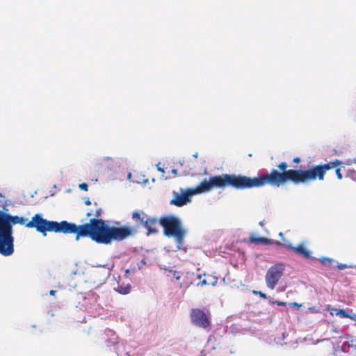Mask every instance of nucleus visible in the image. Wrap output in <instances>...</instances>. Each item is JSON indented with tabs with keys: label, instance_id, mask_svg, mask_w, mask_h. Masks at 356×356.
Listing matches in <instances>:
<instances>
[{
	"label": "nucleus",
	"instance_id": "e433bc0d",
	"mask_svg": "<svg viewBox=\"0 0 356 356\" xmlns=\"http://www.w3.org/2000/svg\"><path fill=\"white\" fill-rule=\"evenodd\" d=\"M138 268L140 269L141 268V264H139L138 265Z\"/></svg>",
	"mask_w": 356,
	"mask_h": 356
},
{
	"label": "nucleus",
	"instance_id": "423d86ee",
	"mask_svg": "<svg viewBox=\"0 0 356 356\" xmlns=\"http://www.w3.org/2000/svg\"><path fill=\"white\" fill-rule=\"evenodd\" d=\"M159 224L163 227L165 235L168 237H174L177 249H180L186 234L180 219L177 216L170 215L161 218Z\"/></svg>",
	"mask_w": 356,
	"mask_h": 356
},
{
	"label": "nucleus",
	"instance_id": "aec40b11",
	"mask_svg": "<svg viewBox=\"0 0 356 356\" xmlns=\"http://www.w3.org/2000/svg\"><path fill=\"white\" fill-rule=\"evenodd\" d=\"M351 266H348L347 264H339L337 265V267L339 270H342V269H344V268H349Z\"/></svg>",
	"mask_w": 356,
	"mask_h": 356
},
{
	"label": "nucleus",
	"instance_id": "ddd939ff",
	"mask_svg": "<svg viewBox=\"0 0 356 356\" xmlns=\"http://www.w3.org/2000/svg\"><path fill=\"white\" fill-rule=\"evenodd\" d=\"M331 315H337L340 316L341 318H345L346 316H349V314L346 313L344 309H332L330 311Z\"/></svg>",
	"mask_w": 356,
	"mask_h": 356
},
{
	"label": "nucleus",
	"instance_id": "2f4dec72",
	"mask_svg": "<svg viewBox=\"0 0 356 356\" xmlns=\"http://www.w3.org/2000/svg\"><path fill=\"white\" fill-rule=\"evenodd\" d=\"M193 156L195 158V159H197V156H198V153L197 152H195L193 154Z\"/></svg>",
	"mask_w": 356,
	"mask_h": 356
},
{
	"label": "nucleus",
	"instance_id": "412c9836",
	"mask_svg": "<svg viewBox=\"0 0 356 356\" xmlns=\"http://www.w3.org/2000/svg\"><path fill=\"white\" fill-rule=\"evenodd\" d=\"M278 236H279L282 239V241L284 242V245H285V244H287V243H290L289 241H288L286 239H285V238H284V234H283V233H282V232H280V233L278 234Z\"/></svg>",
	"mask_w": 356,
	"mask_h": 356
},
{
	"label": "nucleus",
	"instance_id": "4468645a",
	"mask_svg": "<svg viewBox=\"0 0 356 356\" xmlns=\"http://www.w3.org/2000/svg\"><path fill=\"white\" fill-rule=\"evenodd\" d=\"M131 290V286L130 284H127L125 286H120L118 287L117 291L123 295L128 294L130 292Z\"/></svg>",
	"mask_w": 356,
	"mask_h": 356
},
{
	"label": "nucleus",
	"instance_id": "f8f14e48",
	"mask_svg": "<svg viewBox=\"0 0 356 356\" xmlns=\"http://www.w3.org/2000/svg\"><path fill=\"white\" fill-rule=\"evenodd\" d=\"M250 240L251 242L259 244V243H266V244H271L274 242L268 239L267 238L261 237L258 234L252 233L250 234Z\"/></svg>",
	"mask_w": 356,
	"mask_h": 356
},
{
	"label": "nucleus",
	"instance_id": "f3484780",
	"mask_svg": "<svg viewBox=\"0 0 356 356\" xmlns=\"http://www.w3.org/2000/svg\"><path fill=\"white\" fill-rule=\"evenodd\" d=\"M349 347L352 348L356 354V339L351 341V343L348 345Z\"/></svg>",
	"mask_w": 356,
	"mask_h": 356
},
{
	"label": "nucleus",
	"instance_id": "c9c22d12",
	"mask_svg": "<svg viewBox=\"0 0 356 356\" xmlns=\"http://www.w3.org/2000/svg\"><path fill=\"white\" fill-rule=\"evenodd\" d=\"M275 243H276L277 245H281V243H280V242H279V241H276V242H275Z\"/></svg>",
	"mask_w": 356,
	"mask_h": 356
},
{
	"label": "nucleus",
	"instance_id": "c756f323",
	"mask_svg": "<svg viewBox=\"0 0 356 356\" xmlns=\"http://www.w3.org/2000/svg\"><path fill=\"white\" fill-rule=\"evenodd\" d=\"M355 316V315L354 314H349V316H346L345 318H350L353 319Z\"/></svg>",
	"mask_w": 356,
	"mask_h": 356
},
{
	"label": "nucleus",
	"instance_id": "2eb2a0df",
	"mask_svg": "<svg viewBox=\"0 0 356 356\" xmlns=\"http://www.w3.org/2000/svg\"><path fill=\"white\" fill-rule=\"evenodd\" d=\"M320 261L323 265L327 266H330L331 264L334 261L333 259L326 257H322L320 259Z\"/></svg>",
	"mask_w": 356,
	"mask_h": 356
},
{
	"label": "nucleus",
	"instance_id": "b1692460",
	"mask_svg": "<svg viewBox=\"0 0 356 356\" xmlns=\"http://www.w3.org/2000/svg\"><path fill=\"white\" fill-rule=\"evenodd\" d=\"M209 283L207 282V280H203L201 282H200V284L202 286H204V285H207V284H209Z\"/></svg>",
	"mask_w": 356,
	"mask_h": 356
},
{
	"label": "nucleus",
	"instance_id": "a211bd4d",
	"mask_svg": "<svg viewBox=\"0 0 356 356\" xmlns=\"http://www.w3.org/2000/svg\"><path fill=\"white\" fill-rule=\"evenodd\" d=\"M335 173H336V175H337V178L339 179H342L343 177H342V175L341 173V170H340L339 168L336 169Z\"/></svg>",
	"mask_w": 356,
	"mask_h": 356
},
{
	"label": "nucleus",
	"instance_id": "9d476101",
	"mask_svg": "<svg viewBox=\"0 0 356 356\" xmlns=\"http://www.w3.org/2000/svg\"><path fill=\"white\" fill-rule=\"evenodd\" d=\"M191 320L195 325L206 328L209 325V321L205 313L200 309H193Z\"/></svg>",
	"mask_w": 356,
	"mask_h": 356
},
{
	"label": "nucleus",
	"instance_id": "5701e85b",
	"mask_svg": "<svg viewBox=\"0 0 356 356\" xmlns=\"http://www.w3.org/2000/svg\"><path fill=\"white\" fill-rule=\"evenodd\" d=\"M84 203L86 204V205H90L91 204L90 202V200L89 199V197H85L84 198Z\"/></svg>",
	"mask_w": 356,
	"mask_h": 356
},
{
	"label": "nucleus",
	"instance_id": "72a5a7b5",
	"mask_svg": "<svg viewBox=\"0 0 356 356\" xmlns=\"http://www.w3.org/2000/svg\"><path fill=\"white\" fill-rule=\"evenodd\" d=\"M110 159H111V157H109V156H106V157L104 158V161H108V160H110Z\"/></svg>",
	"mask_w": 356,
	"mask_h": 356
},
{
	"label": "nucleus",
	"instance_id": "a878e982",
	"mask_svg": "<svg viewBox=\"0 0 356 356\" xmlns=\"http://www.w3.org/2000/svg\"><path fill=\"white\" fill-rule=\"evenodd\" d=\"M274 303L278 305H286V302H280V301H275L274 302Z\"/></svg>",
	"mask_w": 356,
	"mask_h": 356
},
{
	"label": "nucleus",
	"instance_id": "4c0bfd02",
	"mask_svg": "<svg viewBox=\"0 0 356 356\" xmlns=\"http://www.w3.org/2000/svg\"><path fill=\"white\" fill-rule=\"evenodd\" d=\"M138 268L140 269L141 268V264H139L138 265Z\"/></svg>",
	"mask_w": 356,
	"mask_h": 356
},
{
	"label": "nucleus",
	"instance_id": "6ab92c4d",
	"mask_svg": "<svg viewBox=\"0 0 356 356\" xmlns=\"http://www.w3.org/2000/svg\"><path fill=\"white\" fill-rule=\"evenodd\" d=\"M252 292H253V293H254V294H258V295H259V296H260V297H261V298H266V294H265V293H263V292H261V291H255V290H254Z\"/></svg>",
	"mask_w": 356,
	"mask_h": 356
},
{
	"label": "nucleus",
	"instance_id": "20e7f679",
	"mask_svg": "<svg viewBox=\"0 0 356 356\" xmlns=\"http://www.w3.org/2000/svg\"><path fill=\"white\" fill-rule=\"evenodd\" d=\"M73 228L76 234V240L78 241L80 236H90L93 241L99 243L108 244L110 238L108 237V227L102 220L91 219L88 223L76 226Z\"/></svg>",
	"mask_w": 356,
	"mask_h": 356
},
{
	"label": "nucleus",
	"instance_id": "9b49d317",
	"mask_svg": "<svg viewBox=\"0 0 356 356\" xmlns=\"http://www.w3.org/2000/svg\"><path fill=\"white\" fill-rule=\"evenodd\" d=\"M285 246L289 249L293 250L295 252L304 256L306 258H309L312 254V252L307 248L305 243H300L297 246H293L291 243H289L285 244Z\"/></svg>",
	"mask_w": 356,
	"mask_h": 356
},
{
	"label": "nucleus",
	"instance_id": "473e14b6",
	"mask_svg": "<svg viewBox=\"0 0 356 356\" xmlns=\"http://www.w3.org/2000/svg\"><path fill=\"white\" fill-rule=\"evenodd\" d=\"M172 172L174 174V175H177V170L174 169L172 170Z\"/></svg>",
	"mask_w": 356,
	"mask_h": 356
},
{
	"label": "nucleus",
	"instance_id": "0eeeda50",
	"mask_svg": "<svg viewBox=\"0 0 356 356\" xmlns=\"http://www.w3.org/2000/svg\"><path fill=\"white\" fill-rule=\"evenodd\" d=\"M283 270L284 268L281 264L273 266L267 270L265 281L268 288L274 289L282 275Z\"/></svg>",
	"mask_w": 356,
	"mask_h": 356
},
{
	"label": "nucleus",
	"instance_id": "cd10ccee",
	"mask_svg": "<svg viewBox=\"0 0 356 356\" xmlns=\"http://www.w3.org/2000/svg\"><path fill=\"white\" fill-rule=\"evenodd\" d=\"M291 305H294V306L298 307H301V305H300V304H298L297 302H292V303H291Z\"/></svg>",
	"mask_w": 356,
	"mask_h": 356
},
{
	"label": "nucleus",
	"instance_id": "dca6fc26",
	"mask_svg": "<svg viewBox=\"0 0 356 356\" xmlns=\"http://www.w3.org/2000/svg\"><path fill=\"white\" fill-rule=\"evenodd\" d=\"M79 188L84 191H87L88 190V186L86 183H82L79 185Z\"/></svg>",
	"mask_w": 356,
	"mask_h": 356
},
{
	"label": "nucleus",
	"instance_id": "f704fd0d",
	"mask_svg": "<svg viewBox=\"0 0 356 356\" xmlns=\"http://www.w3.org/2000/svg\"><path fill=\"white\" fill-rule=\"evenodd\" d=\"M259 225L262 227L264 225V222L263 221H261L259 222Z\"/></svg>",
	"mask_w": 356,
	"mask_h": 356
},
{
	"label": "nucleus",
	"instance_id": "39448f33",
	"mask_svg": "<svg viewBox=\"0 0 356 356\" xmlns=\"http://www.w3.org/2000/svg\"><path fill=\"white\" fill-rule=\"evenodd\" d=\"M28 228H35L37 232L42 234L44 236L47 235V232L71 233L74 232L75 227L73 223L62 221L57 222L44 219L42 213H36L31 218V220L26 224Z\"/></svg>",
	"mask_w": 356,
	"mask_h": 356
},
{
	"label": "nucleus",
	"instance_id": "6e6552de",
	"mask_svg": "<svg viewBox=\"0 0 356 356\" xmlns=\"http://www.w3.org/2000/svg\"><path fill=\"white\" fill-rule=\"evenodd\" d=\"M136 230L129 227H108V235L110 238L109 243L113 240H123L131 235H134Z\"/></svg>",
	"mask_w": 356,
	"mask_h": 356
},
{
	"label": "nucleus",
	"instance_id": "7ed1b4c3",
	"mask_svg": "<svg viewBox=\"0 0 356 356\" xmlns=\"http://www.w3.org/2000/svg\"><path fill=\"white\" fill-rule=\"evenodd\" d=\"M28 219L17 216H10L0 211V254L10 256L14 252V238L13 236V225L19 224L25 225Z\"/></svg>",
	"mask_w": 356,
	"mask_h": 356
},
{
	"label": "nucleus",
	"instance_id": "1a4fd4ad",
	"mask_svg": "<svg viewBox=\"0 0 356 356\" xmlns=\"http://www.w3.org/2000/svg\"><path fill=\"white\" fill-rule=\"evenodd\" d=\"M134 219H138L141 223L144 224L145 227L148 229V234H154L157 230L153 227L154 225L159 222L155 218H149L143 213L134 212L132 214Z\"/></svg>",
	"mask_w": 356,
	"mask_h": 356
},
{
	"label": "nucleus",
	"instance_id": "c85d7f7f",
	"mask_svg": "<svg viewBox=\"0 0 356 356\" xmlns=\"http://www.w3.org/2000/svg\"><path fill=\"white\" fill-rule=\"evenodd\" d=\"M156 166H157V170H158L159 171L161 172L162 173H164V170H163V169H162L161 168H160V167L159 166V164H158V165H156Z\"/></svg>",
	"mask_w": 356,
	"mask_h": 356
},
{
	"label": "nucleus",
	"instance_id": "bb28decb",
	"mask_svg": "<svg viewBox=\"0 0 356 356\" xmlns=\"http://www.w3.org/2000/svg\"><path fill=\"white\" fill-rule=\"evenodd\" d=\"M210 283L211 284L212 286H216L217 284V279L213 278V280L212 282H211Z\"/></svg>",
	"mask_w": 356,
	"mask_h": 356
},
{
	"label": "nucleus",
	"instance_id": "f03ea898",
	"mask_svg": "<svg viewBox=\"0 0 356 356\" xmlns=\"http://www.w3.org/2000/svg\"><path fill=\"white\" fill-rule=\"evenodd\" d=\"M233 187L231 175L222 174L218 176H211L204 179L200 184L193 188H181L180 193L173 192V198L170 204L177 207H183L191 202L193 195L207 193L214 188Z\"/></svg>",
	"mask_w": 356,
	"mask_h": 356
},
{
	"label": "nucleus",
	"instance_id": "f257e3e1",
	"mask_svg": "<svg viewBox=\"0 0 356 356\" xmlns=\"http://www.w3.org/2000/svg\"><path fill=\"white\" fill-rule=\"evenodd\" d=\"M340 164L339 161L331 162L325 165H318L307 170H286L287 163L282 162L278 165L280 172L277 170H273L270 174L261 177H248L243 175H231L233 188L237 190H243L251 188H259L270 184L273 186H280L288 181H292L294 184H307L316 179L323 181L325 172Z\"/></svg>",
	"mask_w": 356,
	"mask_h": 356
},
{
	"label": "nucleus",
	"instance_id": "ea45409f",
	"mask_svg": "<svg viewBox=\"0 0 356 356\" xmlns=\"http://www.w3.org/2000/svg\"><path fill=\"white\" fill-rule=\"evenodd\" d=\"M141 262L143 264H145V262L144 261H141Z\"/></svg>",
	"mask_w": 356,
	"mask_h": 356
},
{
	"label": "nucleus",
	"instance_id": "393cba45",
	"mask_svg": "<svg viewBox=\"0 0 356 356\" xmlns=\"http://www.w3.org/2000/svg\"><path fill=\"white\" fill-rule=\"evenodd\" d=\"M293 161L294 163H298L300 161V159L299 157H295Z\"/></svg>",
	"mask_w": 356,
	"mask_h": 356
},
{
	"label": "nucleus",
	"instance_id": "58836bf2",
	"mask_svg": "<svg viewBox=\"0 0 356 356\" xmlns=\"http://www.w3.org/2000/svg\"><path fill=\"white\" fill-rule=\"evenodd\" d=\"M130 177H131V173H129V174L128 175V178H130Z\"/></svg>",
	"mask_w": 356,
	"mask_h": 356
},
{
	"label": "nucleus",
	"instance_id": "4be33fe9",
	"mask_svg": "<svg viewBox=\"0 0 356 356\" xmlns=\"http://www.w3.org/2000/svg\"><path fill=\"white\" fill-rule=\"evenodd\" d=\"M172 276L173 277H175L176 280H179L180 279V275H179V273L176 271H174L172 273Z\"/></svg>",
	"mask_w": 356,
	"mask_h": 356
},
{
	"label": "nucleus",
	"instance_id": "7c9ffc66",
	"mask_svg": "<svg viewBox=\"0 0 356 356\" xmlns=\"http://www.w3.org/2000/svg\"><path fill=\"white\" fill-rule=\"evenodd\" d=\"M55 293H56V291H54V290H51V291H49V294H50L51 296H54V295L55 294Z\"/></svg>",
	"mask_w": 356,
	"mask_h": 356
},
{
	"label": "nucleus",
	"instance_id": "a19ab883",
	"mask_svg": "<svg viewBox=\"0 0 356 356\" xmlns=\"http://www.w3.org/2000/svg\"><path fill=\"white\" fill-rule=\"evenodd\" d=\"M0 196H1V197H3V195H2L1 193H0Z\"/></svg>",
	"mask_w": 356,
	"mask_h": 356
}]
</instances>
